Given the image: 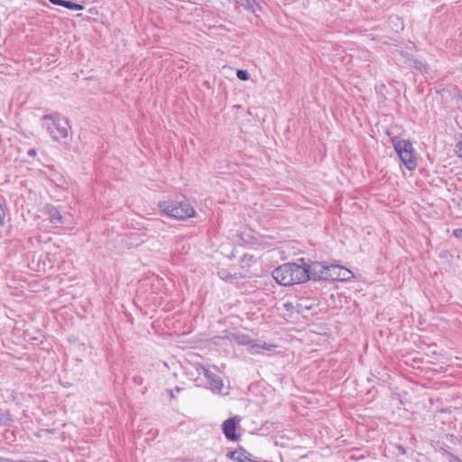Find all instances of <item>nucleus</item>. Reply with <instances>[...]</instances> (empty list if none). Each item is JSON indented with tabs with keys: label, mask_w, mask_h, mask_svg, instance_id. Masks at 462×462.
<instances>
[{
	"label": "nucleus",
	"mask_w": 462,
	"mask_h": 462,
	"mask_svg": "<svg viewBox=\"0 0 462 462\" xmlns=\"http://www.w3.org/2000/svg\"><path fill=\"white\" fill-rule=\"evenodd\" d=\"M158 208L164 215L178 220H186L196 215L195 208L186 196L181 193L160 201Z\"/></svg>",
	"instance_id": "f257e3e1"
},
{
	"label": "nucleus",
	"mask_w": 462,
	"mask_h": 462,
	"mask_svg": "<svg viewBox=\"0 0 462 462\" xmlns=\"http://www.w3.org/2000/svg\"><path fill=\"white\" fill-rule=\"evenodd\" d=\"M392 143L401 162L409 171H414L417 168V160L416 152L411 141L393 137L392 138Z\"/></svg>",
	"instance_id": "f03ea898"
},
{
	"label": "nucleus",
	"mask_w": 462,
	"mask_h": 462,
	"mask_svg": "<svg viewBox=\"0 0 462 462\" xmlns=\"http://www.w3.org/2000/svg\"><path fill=\"white\" fill-rule=\"evenodd\" d=\"M292 267L290 271V281L292 284L303 283L310 281L307 269L305 267V258L299 259V263H288Z\"/></svg>",
	"instance_id": "7ed1b4c3"
},
{
	"label": "nucleus",
	"mask_w": 462,
	"mask_h": 462,
	"mask_svg": "<svg viewBox=\"0 0 462 462\" xmlns=\"http://www.w3.org/2000/svg\"><path fill=\"white\" fill-rule=\"evenodd\" d=\"M327 264V262L305 260V267L310 276V281L325 282Z\"/></svg>",
	"instance_id": "20e7f679"
},
{
	"label": "nucleus",
	"mask_w": 462,
	"mask_h": 462,
	"mask_svg": "<svg viewBox=\"0 0 462 462\" xmlns=\"http://www.w3.org/2000/svg\"><path fill=\"white\" fill-rule=\"evenodd\" d=\"M199 374L204 375L207 380V384L208 388L213 393H220L223 389V381L219 374L211 372L208 368L204 365H199L197 369Z\"/></svg>",
	"instance_id": "39448f33"
},
{
	"label": "nucleus",
	"mask_w": 462,
	"mask_h": 462,
	"mask_svg": "<svg viewBox=\"0 0 462 462\" xmlns=\"http://www.w3.org/2000/svg\"><path fill=\"white\" fill-rule=\"evenodd\" d=\"M54 129L51 126L47 127L48 133L55 141H60L62 138H67L69 135V120L66 117L61 116L53 125Z\"/></svg>",
	"instance_id": "423d86ee"
},
{
	"label": "nucleus",
	"mask_w": 462,
	"mask_h": 462,
	"mask_svg": "<svg viewBox=\"0 0 462 462\" xmlns=\"http://www.w3.org/2000/svg\"><path fill=\"white\" fill-rule=\"evenodd\" d=\"M291 266H289V263H283L277 268H275L273 271V279L281 285L283 286H290L291 285V281H290V271Z\"/></svg>",
	"instance_id": "0eeeda50"
},
{
	"label": "nucleus",
	"mask_w": 462,
	"mask_h": 462,
	"mask_svg": "<svg viewBox=\"0 0 462 462\" xmlns=\"http://www.w3.org/2000/svg\"><path fill=\"white\" fill-rule=\"evenodd\" d=\"M237 422L236 418H228L222 424V431L225 437L230 441H236L240 436L236 434Z\"/></svg>",
	"instance_id": "6e6552de"
},
{
	"label": "nucleus",
	"mask_w": 462,
	"mask_h": 462,
	"mask_svg": "<svg viewBox=\"0 0 462 462\" xmlns=\"http://www.w3.org/2000/svg\"><path fill=\"white\" fill-rule=\"evenodd\" d=\"M235 2L247 12L254 14L256 17H259V13L263 12V7L258 0H235Z\"/></svg>",
	"instance_id": "1a4fd4ad"
},
{
	"label": "nucleus",
	"mask_w": 462,
	"mask_h": 462,
	"mask_svg": "<svg viewBox=\"0 0 462 462\" xmlns=\"http://www.w3.org/2000/svg\"><path fill=\"white\" fill-rule=\"evenodd\" d=\"M44 211L48 215L50 220L53 224H64V217L60 214L58 208L51 204H46L44 207Z\"/></svg>",
	"instance_id": "9d476101"
},
{
	"label": "nucleus",
	"mask_w": 462,
	"mask_h": 462,
	"mask_svg": "<svg viewBox=\"0 0 462 462\" xmlns=\"http://www.w3.org/2000/svg\"><path fill=\"white\" fill-rule=\"evenodd\" d=\"M276 347L275 345L267 344L266 342L261 343L258 339H253L248 350L251 354H261L263 350L271 351Z\"/></svg>",
	"instance_id": "9b49d317"
},
{
	"label": "nucleus",
	"mask_w": 462,
	"mask_h": 462,
	"mask_svg": "<svg viewBox=\"0 0 462 462\" xmlns=\"http://www.w3.org/2000/svg\"><path fill=\"white\" fill-rule=\"evenodd\" d=\"M341 272V265L339 264H327V271L325 272V282L337 281Z\"/></svg>",
	"instance_id": "f8f14e48"
},
{
	"label": "nucleus",
	"mask_w": 462,
	"mask_h": 462,
	"mask_svg": "<svg viewBox=\"0 0 462 462\" xmlns=\"http://www.w3.org/2000/svg\"><path fill=\"white\" fill-rule=\"evenodd\" d=\"M308 298H300L295 304L296 313L303 315L305 311L312 310L316 305Z\"/></svg>",
	"instance_id": "ddd939ff"
},
{
	"label": "nucleus",
	"mask_w": 462,
	"mask_h": 462,
	"mask_svg": "<svg viewBox=\"0 0 462 462\" xmlns=\"http://www.w3.org/2000/svg\"><path fill=\"white\" fill-rule=\"evenodd\" d=\"M406 63L421 73H428V64L421 60L411 57L408 58Z\"/></svg>",
	"instance_id": "4468645a"
},
{
	"label": "nucleus",
	"mask_w": 462,
	"mask_h": 462,
	"mask_svg": "<svg viewBox=\"0 0 462 462\" xmlns=\"http://www.w3.org/2000/svg\"><path fill=\"white\" fill-rule=\"evenodd\" d=\"M232 337L237 345L247 346L248 347L253 341V339L248 335L243 333H234Z\"/></svg>",
	"instance_id": "2eb2a0df"
},
{
	"label": "nucleus",
	"mask_w": 462,
	"mask_h": 462,
	"mask_svg": "<svg viewBox=\"0 0 462 462\" xmlns=\"http://www.w3.org/2000/svg\"><path fill=\"white\" fill-rule=\"evenodd\" d=\"M340 278L337 279V281H349L354 277V274L349 271L348 269L341 266V272H340Z\"/></svg>",
	"instance_id": "dca6fc26"
},
{
	"label": "nucleus",
	"mask_w": 462,
	"mask_h": 462,
	"mask_svg": "<svg viewBox=\"0 0 462 462\" xmlns=\"http://www.w3.org/2000/svg\"><path fill=\"white\" fill-rule=\"evenodd\" d=\"M226 457L236 462H244L242 460V455L240 454V447L236 450L228 451Z\"/></svg>",
	"instance_id": "f3484780"
},
{
	"label": "nucleus",
	"mask_w": 462,
	"mask_h": 462,
	"mask_svg": "<svg viewBox=\"0 0 462 462\" xmlns=\"http://www.w3.org/2000/svg\"><path fill=\"white\" fill-rule=\"evenodd\" d=\"M60 117H61V115L60 113H58V112H55V113H52V114L44 115L42 119V120H50V121L52 122V125H53Z\"/></svg>",
	"instance_id": "a211bd4d"
},
{
	"label": "nucleus",
	"mask_w": 462,
	"mask_h": 462,
	"mask_svg": "<svg viewBox=\"0 0 462 462\" xmlns=\"http://www.w3.org/2000/svg\"><path fill=\"white\" fill-rule=\"evenodd\" d=\"M236 77L238 79L242 81H246L250 79V74L245 69H237L236 70Z\"/></svg>",
	"instance_id": "6ab92c4d"
},
{
	"label": "nucleus",
	"mask_w": 462,
	"mask_h": 462,
	"mask_svg": "<svg viewBox=\"0 0 462 462\" xmlns=\"http://www.w3.org/2000/svg\"><path fill=\"white\" fill-rule=\"evenodd\" d=\"M449 447L446 443H441L439 446L438 451L441 453L442 457L448 459V455L453 454L448 450Z\"/></svg>",
	"instance_id": "aec40b11"
},
{
	"label": "nucleus",
	"mask_w": 462,
	"mask_h": 462,
	"mask_svg": "<svg viewBox=\"0 0 462 462\" xmlns=\"http://www.w3.org/2000/svg\"><path fill=\"white\" fill-rule=\"evenodd\" d=\"M68 9L75 10V11H81L84 9V5L81 4H79V3L69 1V4H68Z\"/></svg>",
	"instance_id": "412c9836"
},
{
	"label": "nucleus",
	"mask_w": 462,
	"mask_h": 462,
	"mask_svg": "<svg viewBox=\"0 0 462 462\" xmlns=\"http://www.w3.org/2000/svg\"><path fill=\"white\" fill-rule=\"evenodd\" d=\"M49 2L54 5L63 6L68 9L69 0H49Z\"/></svg>",
	"instance_id": "4be33fe9"
},
{
	"label": "nucleus",
	"mask_w": 462,
	"mask_h": 462,
	"mask_svg": "<svg viewBox=\"0 0 462 462\" xmlns=\"http://www.w3.org/2000/svg\"><path fill=\"white\" fill-rule=\"evenodd\" d=\"M9 413L5 411L0 409V425H5L6 423V420H9L7 416Z\"/></svg>",
	"instance_id": "5701e85b"
},
{
	"label": "nucleus",
	"mask_w": 462,
	"mask_h": 462,
	"mask_svg": "<svg viewBox=\"0 0 462 462\" xmlns=\"http://www.w3.org/2000/svg\"><path fill=\"white\" fill-rule=\"evenodd\" d=\"M283 308L287 310V311H291V312H296V309H295V304L292 303V302H285L283 304Z\"/></svg>",
	"instance_id": "b1692460"
},
{
	"label": "nucleus",
	"mask_w": 462,
	"mask_h": 462,
	"mask_svg": "<svg viewBox=\"0 0 462 462\" xmlns=\"http://www.w3.org/2000/svg\"><path fill=\"white\" fill-rule=\"evenodd\" d=\"M448 462H462V459L457 456L456 454H449L448 455V459H447Z\"/></svg>",
	"instance_id": "393cba45"
},
{
	"label": "nucleus",
	"mask_w": 462,
	"mask_h": 462,
	"mask_svg": "<svg viewBox=\"0 0 462 462\" xmlns=\"http://www.w3.org/2000/svg\"><path fill=\"white\" fill-rule=\"evenodd\" d=\"M456 152L458 155V157L462 158V141L458 142L456 144Z\"/></svg>",
	"instance_id": "a878e982"
},
{
	"label": "nucleus",
	"mask_w": 462,
	"mask_h": 462,
	"mask_svg": "<svg viewBox=\"0 0 462 462\" xmlns=\"http://www.w3.org/2000/svg\"><path fill=\"white\" fill-rule=\"evenodd\" d=\"M5 216V209L2 206V204L0 203V225H2L4 223Z\"/></svg>",
	"instance_id": "bb28decb"
},
{
	"label": "nucleus",
	"mask_w": 462,
	"mask_h": 462,
	"mask_svg": "<svg viewBox=\"0 0 462 462\" xmlns=\"http://www.w3.org/2000/svg\"><path fill=\"white\" fill-rule=\"evenodd\" d=\"M0 462H22V459H13L8 457H1Z\"/></svg>",
	"instance_id": "cd10ccee"
},
{
	"label": "nucleus",
	"mask_w": 462,
	"mask_h": 462,
	"mask_svg": "<svg viewBox=\"0 0 462 462\" xmlns=\"http://www.w3.org/2000/svg\"><path fill=\"white\" fill-rule=\"evenodd\" d=\"M37 154V151L36 149L34 148H32L30 149L28 152H27V155L30 156V157H33Z\"/></svg>",
	"instance_id": "c85d7f7f"
},
{
	"label": "nucleus",
	"mask_w": 462,
	"mask_h": 462,
	"mask_svg": "<svg viewBox=\"0 0 462 462\" xmlns=\"http://www.w3.org/2000/svg\"><path fill=\"white\" fill-rule=\"evenodd\" d=\"M133 380L135 383L139 385L142 384L143 383V378L141 376H134Z\"/></svg>",
	"instance_id": "c756f323"
},
{
	"label": "nucleus",
	"mask_w": 462,
	"mask_h": 462,
	"mask_svg": "<svg viewBox=\"0 0 462 462\" xmlns=\"http://www.w3.org/2000/svg\"><path fill=\"white\" fill-rule=\"evenodd\" d=\"M453 235H454L456 237H460V236H461V235H462V229H456V230H454Z\"/></svg>",
	"instance_id": "7c9ffc66"
},
{
	"label": "nucleus",
	"mask_w": 462,
	"mask_h": 462,
	"mask_svg": "<svg viewBox=\"0 0 462 462\" xmlns=\"http://www.w3.org/2000/svg\"><path fill=\"white\" fill-rule=\"evenodd\" d=\"M22 462H43V460L24 458V459H22Z\"/></svg>",
	"instance_id": "2f4dec72"
},
{
	"label": "nucleus",
	"mask_w": 462,
	"mask_h": 462,
	"mask_svg": "<svg viewBox=\"0 0 462 462\" xmlns=\"http://www.w3.org/2000/svg\"><path fill=\"white\" fill-rule=\"evenodd\" d=\"M168 393H169V395L171 399L175 398L174 396V393H173V391L172 390H168Z\"/></svg>",
	"instance_id": "473e14b6"
},
{
	"label": "nucleus",
	"mask_w": 462,
	"mask_h": 462,
	"mask_svg": "<svg viewBox=\"0 0 462 462\" xmlns=\"http://www.w3.org/2000/svg\"><path fill=\"white\" fill-rule=\"evenodd\" d=\"M398 448L400 449V451H402V454L405 453V448L402 446H399Z\"/></svg>",
	"instance_id": "72a5a7b5"
},
{
	"label": "nucleus",
	"mask_w": 462,
	"mask_h": 462,
	"mask_svg": "<svg viewBox=\"0 0 462 462\" xmlns=\"http://www.w3.org/2000/svg\"><path fill=\"white\" fill-rule=\"evenodd\" d=\"M175 391H176V393H180V392H181V391H182V388H181V387H180V386H176V387H175Z\"/></svg>",
	"instance_id": "f704fd0d"
},
{
	"label": "nucleus",
	"mask_w": 462,
	"mask_h": 462,
	"mask_svg": "<svg viewBox=\"0 0 462 462\" xmlns=\"http://www.w3.org/2000/svg\"><path fill=\"white\" fill-rule=\"evenodd\" d=\"M43 462H50V461H48V460H43Z\"/></svg>",
	"instance_id": "c9c22d12"
}]
</instances>
